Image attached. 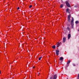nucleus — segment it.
I'll use <instances>...</instances> for the list:
<instances>
[{
    "mask_svg": "<svg viewBox=\"0 0 79 79\" xmlns=\"http://www.w3.org/2000/svg\"><path fill=\"white\" fill-rule=\"evenodd\" d=\"M71 25L72 26H74V18L72 17V19L71 21Z\"/></svg>",
    "mask_w": 79,
    "mask_h": 79,
    "instance_id": "nucleus-1",
    "label": "nucleus"
},
{
    "mask_svg": "<svg viewBox=\"0 0 79 79\" xmlns=\"http://www.w3.org/2000/svg\"><path fill=\"white\" fill-rule=\"evenodd\" d=\"M71 17V15H69L68 17V19L69 22H70V19Z\"/></svg>",
    "mask_w": 79,
    "mask_h": 79,
    "instance_id": "nucleus-2",
    "label": "nucleus"
},
{
    "mask_svg": "<svg viewBox=\"0 0 79 79\" xmlns=\"http://www.w3.org/2000/svg\"><path fill=\"white\" fill-rule=\"evenodd\" d=\"M70 62H71L70 60H69L67 61V65L66 66V68H68V66H69V64L70 63Z\"/></svg>",
    "mask_w": 79,
    "mask_h": 79,
    "instance_id": "nucleus-3",
    "label": "nucleus"
},
{
    "mask_svg": "<svg viewBox=\"0 0 79 79\" xmlns=\"http://www.w3.org/2000/svg\"><path fill=\"white\" fill-rule=\"evenodd\" d=\"M65 3L67 6H68V7H70V4H69V3L68 1H66Z\"/></svg>",
    "mask_w": 79,
    "mask_h": 79,
    "instance_id": "nucleus-4",
    "label": "nucleus"
},
{
    "mask_svg": "<svg viewBox=\"0 0 79 79\" xmlns=\"http://www.w3.org/2000/svg\"><path fill=\"white\" fill-rule=\"evenodd\" d=\"M56 55H59V52H60V51L58 50H56Z\"/></svg>",
    "mask_w": 79,
    "mask_h": 79,
    "instance_id": "nucleus-5",
    "label": "nucleus"
},
{
    "mask_svg": "<svg viewBox=\"0 0 79 79\" xmlns=\"http://www.w3.org/2000/svg\"><path fill=\"white\" fill-rule=\"evenodd\" d=\"M66 37H64L63 38V43H64L66 41Z\"/></svg>",
    "mask_w": 79,
    "mask_h": 79,
    "instance_id": "nucleus-6",
    "label": "nucleus"
},
{
    "mask_svg": "<svg viewBox=\"0 0 79 79\" xmlns=\"http://www.w3.org/2000/svg\"><path fill=\"white\" fill-rule=\"evenodd\" d=\"M71 37V34H69L68 35V39H69Z\"/></svg>",
    "mask_w": 79,
    "mask_h": 79,
    "instance_id": "nucleus-7",
    "label": "nucleus"
},
{
    "mask_svg": "<svg viewBox=\"0 0 79 79\" xmlns=\"http://www.w3.org/2000/svg\"><path fill=\"white\" fill-rule=\"evenodd\" d=\"M66 12L67 13H70V12H69V10L68 9H66Z\"/></svg>",
    "mask_w": 79,
    "mask_h": 79,
    "instance_id": "nucleus-8",
    "label": "nucleus"
},
{
    "mask_svg": "<svg viewBox=\"0 0 79 79\" xmlns=\"http://www.w3.org/2000/svg\"><path fill=\"white\" fill-rule=\"evenodd\" d=\"M60 45V43H57V47H59Z\"/></svg>",
    "mask_w": 79,
    "mask_h": 79,
    "instance_id": "nucleus-9",
    "label": "nucleus"
},
{
    "mask_svg": "<svg viewBox=\"0 0 79 79\" xmlns=\"http://www.w3.org/2000/svg\"><path fill=\"white\" fill-rule=\"evenodd\" d=\"M56 77H57L56 76L54 75L53 77V79H56Z\"/></svg>",
    "mask_w": 79,
    "mask_h": 79,
    "instance_id": "nucleus-10",
    "label": "nucleus"
},
{
    "mask_svg": "<svg viewBox=\"0 0 79 79\" xmlns=\"http://www.w3.org/2000/svg\"><path fill=\"white\" fill-rule=\"evenodd\" d=\"M63 6H64V5H63V4H62L60 6V7L61 8H63Z\"/></svg>",
    "mask_w": 79,
    "mask_h": 79,
    "instance_id": "nucleus-11",
    "label": "nucleus"
},
{
    "mask_svg": "<svg viewBox=\"0 0 79 79\" xmlns=\"http://www.w3.org/2000/svg\"><path fill=\"white\" fill-rule=\"evenodd\" d=\"M63 60V57H60V60Z\"/></svg>",
    "mask_w": 79,
    "mask_h": 79,
    "instance_id": "nucleus-12",
    "label": "nucleus"
},
{
    "mask_svg": "<svg viewBox=\"0 0 79 79\" xmlns=\"http://www.w3.org/2000/svg\"><path fill=\"white\" fill-rule=\"evenodd\" d=\"M52 48H53L54 49H55V48H56V47L54 45V46H52Z\"/></svg>",
    "mask_w": 79,
    "mask_h": 79,
    "instance_id": "nucleus-13",
    "label": "nucleus"
},
{
    "mask_svg": "<svg viewBox=\"0 0 79 79\" xmlns=\"http://www.w3.org/2000/svg\"><path fill=\"white\" fill-rule=\"evenodd\" d=\"M67 29L68 31H70V28H69V27H67Z\"/></svg>",
    "mask_w": 79,
    "mask_h": 79,
    "instance_id": "nucleus-14",
    "label": "nucleus"
},
{
    "mask_svg": "<svg viewBox=\"0 0 79 79\" xmlns=\"http://www.w3.org/2000/svg\"><path fill=\"white\" fill-rule=\"evenodd\" d=\"M50 79H53V76H51L50 77Z\"/></svg>",
    "mask_w": 79,
    "mask_h": 79,
    "instance_id": "nucleus-15",
    "label": "nucleus"
},
{
    "mask_svg": "<svg viewBox=\"0 0 79 79\" xmlns=\"http://www.w3.org/2000/svg\"><path fill=\"white\" fill-rule=\"evenodd\" d=\"M42 58V57H41L39 58V60H41V58Z\"/></svg>",
    "mask_w": 79,
    "mask_h": 79,
    "instance_id": "nucleus-16",
    "label": "nucleus"
},
{
    "mask_svg": "<svg viewBox=\"0 0 79 79\" xmlns=\"http://www.w3.org/2000/svg\"><path fill=\"white\" fill-rule=\"evenodd\" d=\"M79 22L78 21H76L75 22L76 24H78Z\"/></svg>",
    "mask_w": 79,
    "mask_h": 79,
    "instance_id": "nucleus-17",
    "label": "nucleus"
},
{
    "mask_svg": "<svg viewBox=\"0 0 79 79\" xmlns=\"http://www.w3.org/2000/svg\"><path fill=\"white\" fill-rule=\"evenodd\" d=\"M32 5H31L30 6H29V8H31V7H32Z\"/></svg>",
    "mask_w": 79,
    "mask_h": 79,
    "instance_id": "nucleus-18",
    "label": "nucleus"
},
{
    "mask_svg": "<svg viewBox=\"0 0 79 79\" xmlns=\"http://www.w3.org/2000/svg\"><path fill=\"white\" fill-rule=\"evenodd\" d=\"M78 79H79V74L78 75Z\"/></svg>",
    "mask_w": 79,
    "mask_h": 79,
    "instance_id": "nucleus-19",
    "label": "nucleus"
},
{
    "mask_svg": "<svg viewBox=\"0 0 79 79\" xmlns=\"http://www.w3.org/2000/svg\"><path fill=\"white\" fill-rule=\"evenodd\" d=\"M73 65L74 66H76V65L75 64H73Z\"/></svg>",
    "mask_w": 79,
    "mask_h": 79,
    "instance_id": "nucleus-20",
    "label": "nucleus"
},
{
    "mask_svg": "<svg viewBox=\"0 0 79 79\" xmlns=\"http://www.w3.org/2000/svg\"><path fill=\"white\" fill-rule=\"evenodd\" d=\"M19 9V7H18L17 8V10H18Z\"/></svg>",
    "mask_w": 79,
    "mask_h": 79,
    "instance_id": "nucleus-21",
    "label": "nucleus"
},
{
    "mask_svg": "<svg viewBox=\"0 0 79 79\" xmlns=\"http://www.w3.org/2000/svg\"><path fill=\"white\" fill-rule=\"evenodd\" d=\"M60 45H61V42H60V43H59Z\"/></svg>",
    "mask_w": 79,
    "mask_h": 79,
    "instance_id": "nucleus-22",
    "label": "nucleus"
},
{
    "mask_svg": "<svg viewBox=\"0 0 79 79\" xmlns=\"http://www.w3.org/2000/svg\"><path fill=\"white\" fill-rule=\"evenodd\" d=\"M72 28H73L74 27H73V26H72Z\"/></svg>",
    "mask_w": 79,
    "mask_h": 79,
    "instance_id": "nucleus-23",
    "label": "nucleus"
},
{
    "mask_svg": "<svg viewBox=\"0 0 79 79\" xmlns=\"http://www.w3.org/2000/svg\"><path fill=\"white\" fill-rule=\"evenodd\" d=\"M78 31H79V29H78Z\"/></svg>",
    "mask_w": 79,
    "mask_h": 79,
    "instance_id": "nucleus-24",
    "label": "nucleus"
},
{
    "mask_svg": "<svg viewBox=\"0 0 79 79\" xmlns=\"http://www.w3.org/2000/svg\"><path fill=\"white\" fill-rule=\"evenodd\" d=\"M0 74H1V72L0 71Z\"/></svg>",
    "mask_w": 79,
    "mask_h": 79,
    "instance_id": "nucleus-25",
    "label": "nucleus"
},
{
    "mask_svg": "<svg viewBox=\"0 0 79 79\" xmlns=\"http://www.w3.org/2000/svg\"><path fill=\"white\" fill-rule=\"evenodd\" d=\"M40 1V0H39V1Z\"/></svg>",
    "mask_w": 79,
    "mask_h": 79,
    "instance_id": "nucleus-26",
    "label": "nucleus"
}]
</instances>
